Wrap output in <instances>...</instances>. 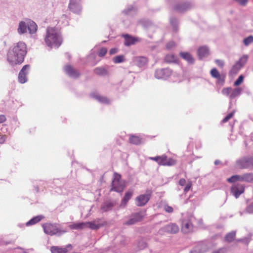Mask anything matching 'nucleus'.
I'll return each mask as SVG.
<instances>
[{"mask_svg": "<svg viewBox=\"0 0 253 253\" xmlns=\"http://www.w3.org/2000/svg\"><path fill=\"white\" fill-rule=\"evenodd\" d=\"M214 163L215 165H217L218 164V162L217 161H215Z\"/></svg>", "mask_w": 253, "mask_h": 253, "instance_id": "obj_60", "label": "nucleus"}, {"mask_svg": "<svg viewBox=\"0 0 253 253\" xmlns=\"http://www.w3.org/2000/svg\"><path fill=\"white\" fill-rule=\"evenodd\" d=\"M134 62L137 66L141 67L145 66L147 64L148 59L144 56H137L134 58Z\"/></svg>", "mask_w": 253, "mask_h": 253, "instance_id": "obj_17", "label": "nucleus"}, {"mask_svg": "<svg viewBox=\"0 0 253 253\" xmlns=\"http://www.w3.org/2000/svg\"><path fill=\"white\" fill-rule=\"evenodd\" d=\"M108 206H109V207H111L112 206V205L111 204H109Z\"/></svg>", "mask_w": 253, "mask_h": 253, "instance_id": "obj_61", "label": "nucleus"}, {"mask_svg": "<svg viewBox=\"0 0 253 253\" xmlns=\"http://www.w3.org/2000/svg\"><path fill=\"white\" fill-rule=\"evenodd\" d=\"M124 37L125 38V44L126 46H129L131 44H134L135 43L140 41V40L139 38L132 37L128 35H126L124 36Z\"/></svg>", "mask_w": 253, "mask_h": 253, "instance_id": "obj_18", "label": "nucleus"}, {"mask_svg": "<svg viewBox=\"0 0 253 253\" xmlns=\"http://www.w3.org/2000/svg\"><path fill=\"white\" fill-rule=\"evenodd\" d=\"M229 183H234L237 181H243V175H234L227 179Z\"/></svg>", "mask_w": 253, "mask_h": 253, "instance_id": "obj_24", "label": "nucleus"}, {"mask_svg": "<svg viewBox=\"0 0 253 253\" xmlns=\"http://www.w3.org/2000/svg\"><path fill=\"white\" fill-rule=\"evenodd\" d=\"M118 48H112L110 49V50L109 51V53L110 55H113V54L116 53L118 52Z\"/></svg>", "mask_w": 253, "mask_h": 253, "instance_id": "obj_52", "label": "nucleus"}, {"mask_svg": "<svg viewBox=\"0 0 253 253\" xmlns=\"http://www.w3.org/2000/svg\"><path fill=\"white\" fill-rule=\"evenodd\" d=\"M244 77L243 75H241L239 77L238 79L235 82L234 84L235 86H238L240 85L243 82Z\"/></svg>", "mask_w": 253, "mask_h": 253, "instance_id": "obj_42", "label": "nucleus"}, {"mask_svg": "<svg viewBox=\"0 0 253 253\" xmlns=\"http://www.w3.org/2000/svg\"><path fill=\"white\" fill-rule=\"evenodd\" d=\"M170 24H171V25L174 28V30H177L178 29H177V20L176 19L171 18L170 20Z\"/></svg>", "mask_w": 253, "mask_h": 253, "instance_id": "obj_43", "label": "nucleus"}, {"mask_svg": "<svg viewBox=\"0 0 253 253\" xmlns=\"http://www.w3.org/2000/svg\"><path fill=\"white\" fill-rule=\"evenodd\" d=\"M248 59V56L247 55H243L240 59L236 63L240 65L241 67H243L247 63Z\"/></svg>", "mask_w": 253, "mask_h": 253, "instance_id": "obj_33", "label": "nucleus"}, {"mask_svg": "<svg viewBox=\"0 0 253 253\" xmlns=\"http://www.w3.org/2000/svg\"><path fill=\"white\" fill-rule=\"evenodd\" d=\"M215 62L217 65L220 68H222L224 65V62L220 59H216Z\"/></svg>", "mask_w": 253, "mask_h": 253, "instance_id": "obj_46", "label": "nucleus"}, {"mask_svg": "<svg viewBox=\"0 0 253 253\" xmlns=\"http://www.w3.org/2000/svg\"><path fill=\"white\" fill-rule=\"evenodd\" d=\"M236 167L239 169H247L253 167V157L245 156L237 160Z\"/></svg>", "mask_w": 253, "mask_h": 253, "instance_id": "obj_5", "label": "nucleus"}, {"mask_svg": "<svg viewBox=\"0 0 253 253\" xmlns=\"http://www.w3.org/2000/svg\"><path fill=\"white\" fill-rule=\"evenodd\" d=\"M133 194V191L131 190H128L127 191L126 194L125 195L122 200V205L123 206H125L127 202L129 201V200L131 198V196Z\"/></svg>", "mask_w": 253, "mask_h": 253, "instance_id": "obj_26", "label": "nucleus"}, {"mask_svg": "<svg viewBox=\"0 0 253 253\" xmlns=\"http://www.w3.org/2000/svg\"><path fill=\"white\" fill-rule=\"evenodd\" d=\"M29 68L30 66L26 65L22 67L18 75V81L20 83L23 84L26 82L27 80V75Z\"/></svg>", "mask_w": 253, "mask_h": 253, "instance_id": "obj_10", "label": "nucleus"}, {"mask_svg": "<svg viewBox=\"0 0 253 253\" xmlns=\"http://www.w3.org/2000/svg\"><path fill=\"white\" fill-rule=\"evenodd\" d=\"M241 91V89L240 88H235L230 94V98H234L239 95Z\"/></svg>", "mask_w": 253, "mask_h": 253, "instance_id": "obj_36", "label": "nucleus"}, {"mask_svg": "<svg viewBox=\"0 0 253 253\" xmlns=\"http://www.w3.org/2000/svg\"><path fill=\"white\" fill-rule=\"evenodd\" d=\"M65 72L70 77L77 78L80 76V73L78 70L74 69L71 65H66L64 67Z\"/></svg>", "mask_w": 253, "mask_h": 253, "instance_id": "obj_13", "label": "nucleus"}, {"mask_svg": "<svg viewBox=\"0 0 253 253\" xmlns=\"http://www.w3.org/2000/svg\"><path fill=\"white\" fill-rule=\"evenodd\" d=\"M192 185V182L191 181H189L186 185L184 191L185 193L188 192V191L190 190V189L191 188Z\"/></svg>", "mask_w": 253, "mask_h": 253, "instance_id": "obj_48", "label": "nucleus"}, {"mask_svg": "<svg viewBox=\"0 0 253 253\" xmlns=\"http://www.w3.org/2000/svg\"><path fill=\"white\" fill-rule=\"evenodd\" d=\"M165 61L169 63L176 62L177 58L172 54H169L165 56Z\"/></svg>", "mask_w": 253, "mask_h": 253, "instance_id": "obj_31", "label": "nucleus"}, {"mask_svg": "<svg viewBox=\"0 0 253 253\" xmlns=\"http://www.w3.org/2000/svg\"><path fill=\"white\" fill-rule=\"evenodd\" d=\"M96 99L101 103L106 104H108L109 103V100H108V98H107L105 97L98 95L96 96Z\"/></svg>", "mask_w": 253, "mask_h": 253, "instance_id": "obj_38", "label": "nucleus"}, {"mask_svg": "<svg viewBox=\"0 0 253 253\" xmlns=\"http://www.w3.org/2000/svg\"><path fill=\"white\" fill-rule=\"evenodd\" d=\"M211 75L213 78L217 79L218 81L224 82L225 77L220 75L219 72L216 68H213L211 70Z\"/></svg>", "mask_w": 253, "mask_h": 253, "instance_id": "obj_19", "label": "nucleus"}, {"mask_svg": "<svg viewBox=\"0 0 253 253\" xmlns=\"http://www.w3.org/2000/svg\"><path fill=\"white\" fill-rule=\"evenodd\" d=\"M107 52V49L105 47L101 48L98 53V55L100 57H103L105 55Z\"/></svg>", "mask_w": 253, "mask_h": 253, "instance_id": "obj_41", "label": "nucleus"}, {"mask_svg": "<svg viewBox=\"0 0 253 253\" xmlns=\"http://www.w3.org/2000/svg\"><path fill=\"white\" fill-rule=\"evenodd\" d=\"M133 9L132 6H130V7L128 8L126 10H124L123 12L125 13L126 14H128L130 11Z\"/></svg>", "mask_w": 253, "mask_h": 253, "instance_id": "obj_54", "label": "nucleus"}, {"mask_svg": "<svg viewBox=\"0 0 253 253\" xmlns=\"http://www.w3.org/2000/svg\"><path fill=\"white\" fill-rule=\"evenodd\" d=\"M45 233L51 236L55 235L57 233H65L66 231L61 230L57 226L51 223H45L42 226Z\"/></svg>", "mask_w": 253, "mask_h": 253, "instance_id": "obj_6", "label": "nucleus"}, {"mask_svg": "<svg viewBox=\"0 0 253 253\" xmlns=\"http://www.w3.org/2000/svg\"><path fill=\"white\" fill-rule=\"evenodd\" d=\"M45 42L48 46H55L59 47L62 41L56 33H47L44 39Z\"/></svg>", "mask_w": 253, "mask_h": 253, "instance_id": "obj_3", "label": "nucleus"}, {"mask_svg": "<svg viewBox=\"0 0 253 253\" xmlns=\"http://www.w3.org/2000/svg\"><path fill=\"white\" fill-rule=\"evenodd\" d=\"M160 158H161V156H157V157H150L149 159L150 160H152L157 162L158 163V164H159Z\"/></svg>", "mask_w": 253, "mask_h": 253, "instance_id": "obj_51", "label": "nucleus"}, {"mask_svg": "<svg viewBox=\"0 0 253 253\" xmlns=\"http://www.w3.org/2000/svg\"><path fill=\"white\" fill-rule=\"evenodd\" d=\"M49 32V30H48V29H47V30H46V32Z\"/></svg>", "mask_w": 253, "mask_h": 253, "instance_id": "obj_62", "label": "nucleus"}, {"mask_svg": "<svg viewBox=\"0 0 253 253\" xmlns=\"http://www.w3.org/2000/svg\"><path fill=\"white\" fill-rule=\"evenodd\" d=\"M240 65H239L238 64L236 63L231 68V70L230 71L229 74L232 76H234L236 75L242 68Z\"/></svg>", "mask_w": 253, "mask_h": 253, "instance_id": "obj_27", "label": "nucleus"}, {"mask_svg": "<svg viewBox=\"0 0 253 253\" xmlns=\"http://www.w3.org/2000/svg\"><path fill=\"white\" fill-rule=\"evenodd\" d=\"M253 42V36H250L244 40V43L246 45H248L250 43H252Z\"/></svg>", "mask_w": 253, "mask_h": 253, "instance_id": "obj_40", "label": "nucleus"}, {"mask_svg": "<svg viewBox=\"0 0 253 253\" xmlns=\"http://www.w3.org/2000/svg\"><path fill=\"white\" fill-rule=\"evenodd\" d=\"M6 120V118L4 115H0V123H2Z\"/></svg>", "mask_w": 253, "mask_h": 253, "instance_id": "obj_55", "label": "nucleus"}, {"mask_svg": "<svg viewBox=\"0 0 253 253\" xmlns=\"http://www.w3.org/2000/svg\"><path fill=\"white\" fill-rule=\"evenodd\" d=\"M175 44L173 42H169L166 45V48L168 50H170L175 47Z\"/></svg>", "mask_w": 253, "mask_h": 253, "instance_id": "obj_45", "label": "nucleus"}, {"mask_svg": "<svg viewBox=\"0 0 253 253\" xmlns=\"http://www.w3.org/2000/svg\"><path fill=\"white\" fill-rule=\"evenodd\" d=\"M42 216H36L32 219H31L30 220H29L28 222H27L26 225H34L38 222H39L42 219Z\"/></svg>", "mask_w": 253, "mask_h": 253, "instance_id": "obj_32", "label": "nucleus"}, {"mask_svg": "<svg viewBox=\"0 0 253 253\" xmlns=\"http://www.w3.org/2000/svg\"><path fill=\"white\" fill-rule=\"evenodd\" d=\"M186 183V180L184 178H181L179 180V184L181 186H183Z\"/></svg>", "mask_w": 253, "mask_h": 253, "instance_id": "obj_53", "label": "nucleus"}, {"mask_svg": "<svg viewBox=\"0 0 253 253\" xmlns=\"http://www.w3.org/2000/svg\"><path fill=\"white\" fill-rule=\"evenodd\" d=\"M164 210L168 213H171L173 211L172 207L169 205H165L164 206Z\"/></svg>", "mask_w": 253, "mask_h": 253, "instance_id": "obj_49", "label": "nucleus"}, {"mask_svg": "<svg viewBox=\"0 0 253 253\" xmlns=\"http://www.w3.org/2000/svg\"><path fill=\"white\" fill-rule=\"evenodd\" d=\"M209 54V50L206 46L200 47L198 49V55L200 58L207 57Z\"/></svg>", "mask_w": 253, "mask_h": 253, "instance_id": "obj_21", "label": "nucleus"}, {"mask_svg": "<svg viewBox=\"0 0 253 253\" xmlns=\"http://www.w3.org/2000/svg\"><path fill=\"white\" fill-rule=\"evenodd\" d=\"M132 216L135 220V221L137 222L142 220L143 218L145 216V214H143L142 212H139L133 214Z\"/></svg>", "mask_w": 253, "mask_h": 253, "instance_id": "obj_34", "label": "nucleus"}, {"mask_svg": "<svg viewBox=\"0 0 253 253\" xmlns=\"http://www.w3.org/2000/svg\"><path fill=\"white\" fill-rule=\"evenodd\" d=\"M248 210L250 212H253V203L248 207Z\"/></svg>", "mask_w": 253, "mask_h": 253, "instance_id": "obj_56", "label": "nucleus"}, {"mask_svg": "<svg viewBox=\"0 0 253 253\" xmlns=\"http://www.w3.org/2000/svg\"><path fill=\"white\" fill-rule=\"evenodd\" d=\"M151 198V194H142L137 196L135 199L136 204L138 207L145 205Z\"/></svg>", "mask_w": 253, "mask_h": 253, "instance_id": "obj_8", "label": "nucleus"}, {"mask_svg": "<svg viewBox=\"0 0 253 253\" xmlns=\"http://www.w3.org/2000/svg\"><path fill=\"white\" fill-rule=\"evenodd\" d=\"M236 236L235 232H231L228 234H227L225 237V240L228 242H232L235 239Z\"/></svg>", "mask_w": 253, "mask_h": 253, "instance_id": "obj_35", "label": "nucleus"}, {"mask_svg": "<svg viewBox=\"0 0 253 253\" xmlns=\"http://www.w3.org/2000/svg\"><path fill=\"white\" fill-rule=\"evenodd\" d=\"M52 253H66L68 251L66 248H60L58 247H52L50 249Z\"/></svg>", "mask_w": 253, "mask_h": 253, "instance_id": "obj_28", "label": "nucleus"}, {"mask_svg": "<svg viewBox=\"0 0 253 253\" xmlns=\"http://www.w3.org/2000/svg\"><path fill=\"white\" fill-rule=\"evenodd\" d=\"M130 143L134 145H139L142 142V139L139 136L131 135L129 138Z\"/></svg>", "mask_w": 253, "mask_h": 253, "instance_id": "obj_20", "label": "nucleus"}, {"mask_svg": "<svg viewBox=\"0 0 253 253\" xmlns=\"http://www.w3.org/2000/svg\"><path fill=\"white\" fill-rule=\"evenodd\" d=\"M113 61L115 63H122L124 61V56L121 55L115 56L113 58Z\"/></svg>", "mask_w": 253, "mask_h": 253, "instance_id": "obj_37", "label": "nucleus"}, {"mask_svg": "<svg viewBox=\"0 0 253 253\" xmlns=\"http://www.w3.org/2000/svg\"><path fill=\"white\" fill-rule=\"evenodd\" d=\"M179 55L183 59L186 60L189 63H193L194 61V58L188 52H181Z\"/></svg>", "mask_w": 253, "mask_h": 253, "instance_id": "obj_22", "label": "nucleus"}, {"mask_svg": "<svg viewBox=\"0 0 253 253\" xmlns=\"http://www.w3.org/2000/svg\"><path fill=\"white\" fill-rule=\"evenodd\" d=\"M85 222L75 223L70 224L69 227L72 230L82 229L85 228Z\"/></svg>", "mask_w": 253, "mask_h": 253, "instance_id": "obj_23", "label": "nucleus"}, {"mask_svg": "<svg viewBox=\"0 0 253 253\" xmlns=\"http://www.w3.org/2000/svg\"><path fill=\"white\" fill-rule=\"evenodd\" d=\"M6 139L5 135H0V144H3Z\"/></svg>", "mask_w": 253, "mask_h": 253, "instance_id": "obj_50", "label": "nucleus"}, {"mask_svg": "<svg viewBox=\"0 0 253 253\" xmlns=\"http://www.w3.org/2000/svg\"><path fill=\"white\" fill-rule=\"evenodd\" d=\"M37 29L38 26L34 21L30 19H26L19 23L17 31L18 32H26L28 30L29 32H37Z\"/></svg>", "mask_w": 253, "mask_h": 253, "instance_id": "obj_2", "label": "nucleus"}, {"mask_svg": "<svg viewBox=\"0 0 253 253\" xmlns=\"http://www.w3.org/2000/svg\"><path fill=\"white\" fill-rule=\"evenodd\" d=\"M93 73L98 76H105L108 74L107 71L103 67H97L93 70Z\"/></svg>", "mask_w": 253, "mask_h": 253, "instance_id": "obj_25", "label": "nucleus"}, {"mask_svg": "<svg viewBox=\"0 0 253 253\" xmlns=\"http://www.w3.org/2000/svg\"><path fill=\"white\" fill-rule=\"evenodd\" d=\"M171 71L169 69H161L156 71L155 77L157 79H165L169 77Z\"/></svg>", "mask_w": 253, "mask_h": 253, "instance_id": "obj_11", "label": "nucleus"}, {"mask_svg": "<svg viewBox=\"0 0 253 253\" xmlns=\"http://www.w3.org/2000/svg\"><path fill=\"white\" fill-rule=\"evenodd\" d=\"M176 164V161L172 158H168L166 155L161 156L159 165L172 166Z\"/></svg>", "mask_w": 253, "mask_h": 253, "instance_id": "obj_12", "label": "nucleus"}, {"mask_svg": "<svg viewBox=\"0 0 253 253\" xmlns=\"http://www.w3.org/2000/svg\"><path fill=\"white\" fill-rule=\"evenodd\" d=\"M212 253H225V252L223 249H220L217 251L212 252Z\"/></svg>", "mask_w": 253, "mask_h": 253, "instance_id": "obj_57", "label": "nucleus"}, {"mask_svg": "<svg viewBox=\"0 0 253 253\" xmlns=\"http://www.w3.org/2000/svg\"><path fill=\"white\" fill-rule=\"evenodd\" d=\"M235 114V111L231 112L228 114L222 121V123H225L227 122L230 119H231L234 116Z\"/></svg>", "mask_w": 253, "mask_h": 253, "instance_id": "obj_39", "label": "nucleus"}, {"mask_svg": "<svg viewBox=\"0 0 253 253\" xmlns=\"http://www.w3.org/2000/svg\"><path fill=\"white\" fill-rule=\"evenodd\" d=\"M135 220L134 218L132 215V217L130 219H129L128 221H127L125 223V224L128 225L134 224L137 222L136 221H135Z\"/></svg>", "mask_w": 253, "mask_h": 253, "instance_id": "obj_47", "label": "nucleus"}, {"mask_svg": "<svg viewBox=\"0 0 253 253\" xmlns=\"http://www.w3.org/2000/svg\"><path fill=\"white\" fill-rule=\"evenodd\" d=\"M190 4L189 2L180 3L174 6V9L179 12H183L190 8Z\"/></svg>", "mask_w": 253, "mask_h": 253, "instance_id": "obj_16", "label": "nucleus"}, {"mask_svg": "<svg viewBox=\"0 0 253 253\" xmlns=\"http://www.w3.org/2000/svg\"><path fill=\"white\" fill-rule=\"evenodd\" d=\"M163 230L164 231L169 234H175L179 231V228L175 224H170L165 226Z\"/></svg>", "mask_w": 253, "mask_h": 253, "instance_id": "obj_15", "label": "nucleus"}, {"mask_svg": "<svg viewBox=\"0 0 253 253\" xmlns=\"http://www.w3.org/2000/svg\"><path fill=\"white\" fill-rule=\"evenodd\" d=\"M193 225L189 220H184L182 223L181 230L184 233H188L192 231Z\"/></svg>", "mask_w": 253, "mask_h": 253, "instance_id": "obj_14", "label": "nucleus"}, {"mask_svg": "<svg viewBox=\"0 0 253 253\" xmlns=\"http://www.w3.org/2000/svg\"><path fill=\"white\" fill-rule=\"evenodd\" d=\"M232 88L231 87H227L223 88L222 92L223 94L228 95L230 94Z\"/></svg>", "mask_w": 253, "mask_h": 253, "instance_id": "obj_44", "label": "nucleus"}, {"mask_svg": "<svg viewBox=\"0 0 253 253\" xmlns=\"http://www.w3.org/2000/svg\"><path fill=\"white\" fill-rule=\"evenodd\" d=\"M145 23H142V24L143 25V26H144V27H147V26H149L150 25V24H151L150 22V21H145Z\"/></svg>", "mask_w": 253, "mask_h": 253, "instance_id": "obj_58", "label": "nucleus"}, {"mask_svg": "<svg viewBox=\"0 0 253 253\" xmlns=\"http://www.w3.org/2000/svg\"><path fill=\"white\" fill-rule=\"evenodd\" d=\"M85 223V228L89 227L93 230L97 229L103 226L102 224H96L95 222H86Z\"/></svg>", "mask_w": 253, "mask_h": 253, "instance_id": "obj_29", "label": "nucleus"}, {"mask_svg": "<svg viewBox=\"0 0 253 253\" xmlns=\"http://www.w3.org/2000/svg\"><path fill=\"white\" fill-rule=\"evenodd\" d=\"M112 188L111 191H114L117 192H122L125 187V184L124 182L121 180V175L115 172L114 174V178L112 180Z\"/></svg>", "mask_w": 253, "mask_h": 253, "instance_id": "obj_4", "label": "nucleus"}, {"mask_svg": "<svg viewBox=\"0 0 253 253\" xmlns=\"http://www.w3.org/2000/svg\"><path fill=\"white\" fill-rule=\"evenodd\" d=\"M142 243H143V247H142V248H145L146 246V243H144V242H143Z\"/></svg>", "mask_w": 253, "mask_h": 253, "instance_id": "obj_59", "label": "nucleus"}, {"mask_svg": "<svg viewBox=\"0 0 253 253\" xmlns=\"http://www.w3.org/2000/svg\"><path fill=\"white\" fill-rule=\"evenodd\" d=\"M81 1V0H70L68 5L69 9L75 13L80 14L82 9Z\"/></svg>", "mask_w": 253, "mask_h": 253, "instance_id": "obj_7", "label": "nucleus"}, {"mask_svg": "<svg viewBox=\"0 0 253 253\" xmlns=\"http://www.w3.org/2000/svg\"><path fill=\"white\" fill-rule=\"evenodd\" d=\"M243 182H253V173H245L243 174Z\"/></svg>", "mask_w": 253, "mask_h": 253, "instance_id": "obj_30", "label": "nucleus"}, {"mask_svg": "<svg viewBox=\"0 0 253 253\" xmlns=\"http://www.w3.org/2000/svg\"><path fill=\"white\" fill-rule=\"evenodd\" d=\"M27 53V45L24 42L14 43L9 49L7 54L8 63L13 66L22 64Z\"/></svg>", "mask_w": 253, "mask_h": 253, "instance_id": "obj_1", "label": "nucleus"}, {"mask_svg": "<svg viewBox=\"0 0 253 253\" xmlns=\"http://www.w3.org/2000/svg\"><path fill=\"white\" fill-rule=\"evenodd\" d=\"M244 191L245 186L243 184H235L231 188V193L236 198H238Z\"/></svg>", "mask_w": 253, "mask_h": 253, "instance_id": "obj_9", "label": "nucleus"}]
</instances>
